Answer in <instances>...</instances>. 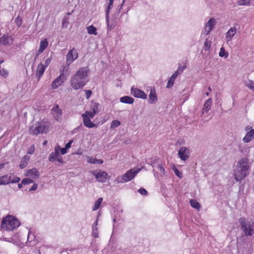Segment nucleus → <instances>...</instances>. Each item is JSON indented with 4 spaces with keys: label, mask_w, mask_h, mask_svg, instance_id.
Masks as SVG:
<instances>
[{
    "label": "nucleus",
    "mask_w": 254,
    "mask_h": 254,
    "mask_svg": "<svg viewBox=\"0 0 254 254\" xmlns=\"http://www.w3.org/2000/svg\"><path fill=\"white\" fill-rule=\"evenodd\" d=\"M110 10V9H109V8H107V9L106 10L105 12H106V16H108V15L109 14Z\"/></svg>",
    "instance_id": "64"
},
{
    "label": "nucleus",
    "mask_w": 254,
    "mask_h": 254,
    "mask_svg": "<svg viewBox=\"0 0 254 254\" xmlns=\"http://www.w3.org/2000/svg\"><path fill=\"white\" fill-rule=\"evenodd\" d=\"M51 114L54 120L58 123L62 121L63 110L59 105L55 104L51 110Z\"/></svg>",
    "instance_id": "6"
},
{
    "label": "nucleus",
    "mask_w": 254,
    "mask_h": 254,
    "mask_svg": "<svg viewBox=\"0 0 254 254\" xmlns=\"http://www.w3.org/2000/svg\"><path fill=\"white\" fill-rule=\"evenodd\" d=\"M115 182H116L117 184L123 183L125 182L123 181V177H121L120 176L117 177L115 179Z\"/></svg>",
    "instance_id": "52"
},
{
    "label": "nucleus",
    "mask_w": 254,
    "mask_h": 254,
    "mask_svg": "<svg viewBox=\"0 0 254 254\" xmlns=\"http://www.w3.org/2000/svg\"><path fill=\"white\" fill-rule=\"evenodd\" d=\"M131 93L135 97L140 98L143 99H146L147 98V95L143 91L137 88L131 87Z\"/></svg>",
    "instance_id": "13"
},
{
    "label": "nucleus",
    "mask_w": 254,
    "mask_h": 254,
    "mask_svg": "<svg viewBox=\"0 0 254 254\" xmlns=\"http://www.w3.org/2000/svg\"><path fill=\"white\" fill-rule=\"evenodd\" d=\"M85 92L86 98L88 99L90 97L92 92L90 90H85Z\"/></svg>",
    "instance_id": "53"
},
{
    "label": "nucleus",
    "mask_w": 254,
    "mask_h": 254,
    "mask_svg": "<svg viewBox=\"0 0 254 254\" xmlns=\"http://www.w3.org/2000/svg\"><path fill=\"white\" fill-rule=\"evenodd\" d=\"M64 82L61 75L57 77L52 83V88L53 89H57Z\"/></svg>",
    "instance_id": "24"
},
{
    "label": "nucleus",
    "mask_w": 254,
    "mask_h": 254,
    "mask_svg": "<svg viewBox=\"0 0 254 254\" xmlns=\"http://www.w3.org/2000/svg\"><path fill=\"white\" fill-rule=\"evenodd\" d=\"M89 72L88 67H82L72 76L70 79L71 87L74 90L82 89L88 82L87 78Z\"/></svg>",
    "instance_id": "1"
},
{
    "label": "nucleus",
    "mask_w": 254,
    "mask_h": 254,
    "mask_svg": "<svg viewBox=\"0 0 254 254\" xmlns=\"http://www.w3.org/2000/svg\"><path fill=\"white\" fill-rule=\"evenodd\" d=\"M33 183V181L30 178H25L22 181V183L24 185H28Z\"/></svg>",
    "instance_id": "45"
},
{
    "label": "nucleus",
    "mask_w": 254,
    "mask_h": 254,
    "mask_svg": "<svg viewBox=\"0 0 254 254\" xmlns=\"http://www.w3.org/2000/svg\"><path fill=\"white\" fill-rule=\"evenodd\" d=\"M112 7H113V3H111L109 1L107 8H109V9H110L112 8Z\"/></svg>",
    "instance_id": "63"
},
{
    "label": "nucleus",
    "mask_w": 254,
    "mask_h": 254,
    "mask_svg": "<svg viewBox=\"0 0 254 254\" xmlns=\"http://www.w3.org/2000/svg\"><path fill=\"white\" fill-rule=\"evenodd\" d=\"M157 168L159 170L162 175H165V170L161 163L158 162Z\"/></svg>",
    "instance_id": "41"
},
{
    "label": "nucleus",
    "mask_w": 254,
    "mask_h": 254,
    "mask_svg": "<svg viewBox=\"0 0 254 254\" xmlns=\"http://www.w3.org/2000/svg\"><path fill=\"white\" fill-rule=\"evenodd\" d=\"M176 78L177 77H175V75H172V76H171V77L170 78L168 81L167 85L166 86V87L167 88H170L173 86L175 80L176 79Z\"/></svg>",
    "instance_id": "35"
},
{
    "label": "nucleus",
    "mask_w": 254,
    "mask_h": 254,
    "mask_svg": "<svg viewBox=\"0 0 254 254\" xmlns=\"http://www.w3.org/2000/svg\"><path fill=\"white\" fill-rule=\"evenodd\" d=\"M0 74L2 76L6 77L8 74V72L6 69L3 68L1 70L0 69Z\"/></svg>",
    "instance_id": "49"
},
{
    "label": "nucleus",
    "mask_w": 254,
    "mask_h": 254,
    "mask_svg": "<svg viewBox=\"0 0 254 254\" xmlns=\"http://www.w3.org/2000/svg\"><path fill=\"white\" fill-rule=\"evenodd\" d=\"M48 45L49 42L47 39H43L40 41L39 48L34 58L35 60L48 47Z\"/></svg>",
    "instance_id": "14"
},
{
    "label": "nucleus",
    "mask_w": 254,
    "mask_h": 254,
    "mask_svg": "<svg viewBox=\"0 0 254 254\" xmlns=\"http://www.w3.org/2000/svg\"><path fill=\"white\" fill-rule=\"evenodd\" d=\"M47 67L44 65V64L40 63L38 64L36 70V76L40 79L41 77L43 75L46 68Z\"/></svg>",
    "instance_id": "23"
},
{
    "label": "nucleus",
    "mask_w": 254,
    "mask_h": 254,
    "mask_svg": "<svg viewBox=\"0 0 254 254\" xmlns=\"http://www.w3.org/2000/svg\"><path fill=\"white\" fill-rule=\"evenodd\" d=\"M50 126V123L48 122H38L30 126L29 132L30 134L33 135L46 133L48 131Z\"/></svg>",
    "instance_id": "4"
},
{
    "label": "nucleus",
    "mask_w": 254,
    "mask_h": 254,
    "mask_svg": "<svg viewBox=\"0 0 254 254\" xmlns=\"http://www.w3.org/2000/svg\"><path fill=\"white\" fill-rule=\"evenodd\" d=\"M101 106L99 103L92 102L91 105V108L92 111H89V113L91 115V116H94L98 113L101 110Z\"/></svg>",
    "instance_id": "19"
},
{
    "label": "nucleus",
    "mask_w": 254,
    "mask_h": 254,
    "mask_svg": "<svg viewBox=\"0 0 254 254\" xmlns=\"http://www.w3.org/2000/svg\"><path fill=\"white\" fill-rule=\"evenodd\" d=\"M216 23V22L214 18H210L206 24L203 34L207 35L211 31L212 28L215 26Z\"/></svg>",
    "instance_id": "15"
},
{
    "label": "nucleus",
    "mask_w": 254,
    "mask_h": 254,
    "mask_svg": "<svg viewBox=\"0 0 254 254\" xmlns=\"http://www.w3.org/2000/svg\"><path fill=\"white\" fill-rule=\"evenodd\" d=\"M253 251L252 248H248L243 252V254H253Z\"/></svg>",
    "instance_id": "51"
},
{
    "label": "nucleus",
    "mask_w": 254,
    "mask_h": 254,
    "mask_svg": "<svg viewBox=\"0 0 254 254\" xmlns=\"http://www.w3.org/2000/svg\"><path fill=\"white\" fill-rule=\"evenodd\" d=\"M37 187H38L36 183H35L33 184V185L32 186L31 189L29 190V191H31L36 190L37 189Z\"/></svg>",
    "instance_id": "56"
},
{
    "label": "nucleus",
    "mask_w": 254,
    "mask_h": 254,
    "mask_svg": "<svg viewBox=\"0 0 254 254\" xmlns=\"http://www.w3.org/2000/svg\"><path fill=\"white\" fill-rule=\"evenodd\" d=\"M138 192H139L141 194H142V195H146L147 193V191L144 189H139L138 190Z\"/></svg>",
    "instance_id": "54"
},
{
    "label": "nucleus",
    "mask_w": 254,
    "mask_h": 254,
    "mask_svg": "<svg viewBox=\"0 0 254 254\" xmlns=\"http://www.w3.org/2000/svg\"><path fill=\"white\" fill-rule=\"evenodd\" d=\"M173 170L175 174V175L178 177L179 178L181 179L183 178V173L179 171L175 167L173 168Z\"/></svg>",
    "instance_id": "43"
},
{
    "label": "nucleus",
    "mask_w": 254,
    "mask_h": 254,
    "mask_svg": "<svg viewBox=\"0 0 254 254\" xmlns=\"http://www.w3.org/2000/svg\"><path fill=\"white\" fill-rule=\"evenodd\" d=\"M212 103V100L211 98L208 99L205 102L201 111V117H202L203 115H204L205 113H207L208 111L211 109Z\"/></svg>",
    "instance_id": "18"
},
{
    "label": "nucleus",
    "mask_w": 254,
    "mask_h": 254,
    "mask_svg": "<svg viewBox=\"0 0 254 254\" xmlns=\"http://www.w3.org/2000/svg\"><path fill=\"white\" fill-rule=\"evenodd\" d=\"M121 125V122L118 120H114L112 122L110 126V128L112 129H114L116 127H117Z\"/></svg>",
    "instance_id": "39"
},
{
    "label": "nucleus",
    "mask_w": 254,
    "mask_h": 254,
    "mask_svg": "<svg viewBox=\"0 0 254 254\" xmlns=\"http://www.w3.org/2000/svg\"><path fill=\"white\" fill-rule=\"evenodd\" d=\"M157 101V96L155 89L152 88L150 89V92L149 94V103L150 104H154Z\"/></svg>",
    "instance_id": "20"
},
{
    "label": "nucleus",
    "mask_w": 254,
    "mask_h": 254,
    "mask_svg": "<svg viewBox=\"0 0 254 254\" xmlns=\"http://www.w3.org/2000/svg\"><path fill=\"white\" fill-rule=\"evenodd\" d=\"M78 57V53L75 49H72L69 50L66 57V62L67 66H69L74 60L77 59Z\"/></svg>",
    "instance_id": "11"
},
{
    "label": "nucleus",
    "mask_w": 254,
    "mask_h": 254,
    "mask_svg": "<svg viewBox=\"0 0 254 254\" xmlns=\"http://www.w3.org/2000/svg\"><path fill=\"white\" fill-rule=\"evenodd\" d=\"M58 148H57V149H56V147H55L54 151L50 154L48 159L50 162H54L57 161L60 164H63L64 163V162L63 160V157L58 151Z\"/></svg>",
    "instance_id": "8"
},
{
    "label": "nucleus",
    "mask_w": 254,
    "mask_h": 254,
    "mask_svg": "<svg viewBox=\"0 0 254 254\" xmlns=\"http://www.w3.org/2000/svg\"><path fill=\"white\" fill-rule=\"evenodd\" d=\"M8 184H9L8 175L0 177V185H4Z\"/></svg>",
    "instance_id": "34"
},
{
    "label": "nucleus",
    "mask_w": 254,
    "mask_h": 254,
    "mask_svg": "<svg viewBox=\"0 0 254 254\" xmlns=\"http://www.w3.org/2000/svg\"><path fill=\"white\" fill-rule=\"evenodd\" d=\"M251 129H253L252 128V127H250V126H247L246 127H245V130L246 131H250Z\"/></svg>",
    "instance_id": "61"
},
{
    "label": "nucleus",
    "mask_w": 254,
    "mask_h": 254,
    "mask_svg": "<svg viewBox=\"0 0 254 254\" xmlns=\"http://www.w3.org/2000/svg\"><path fill=\"white\" fill-rule=\"evenodd\" d=\"M34 238V234L32 233V232L29 231L27 236V240L30 243L32 242Z\"/></svg>",
    "instance_id": "46"
},
{
    "label": "nucleus",
    "mask_w": 254,
    "mask_h": 254,
    "mask_svg": "<svg viewBox=\"0 0 254 254\" xmlns=\"http://www.w3.org/2000/svg\"><path fill=\"white\" fill-rule=\"evenodd\" d=\"M92 173L99 182L105 183L108 178V173L103 171L95 170L93 171Z\"/></svg>",
    "instance_id": "10"
},
{
    "label": "nucleus",
    "mask_w": 254,
    "mask_h": 254,
    "mask_svg": "<svg viewBox=\"0 0 254 254\" xmlns=\"http://www.w3.org/2000/svg\"><path fill=\"white\" fill-rule=\"evenodd\" d=\"M245 85L250 90L254 91V81L248 79L244 81Z\"/></svg>",
    "instance_id": "30"
},
{
    "label": "nucleus",
    "mask_w": 254,
    "mask_h": 254,
    "mask_svg": "<svg viewBox=\"0 0 254 254\" xmlns=\"http://www.w3.org/2000/svg\"><path fill=\"white\" fill-rule=\"evenodd\" d=\"M211 45V39L209 38L205 40L203 46V49L205 51H209Z\"/></svg>",
    "instance_id": "29"
},
{
    "label": "nucleus",
    "mask_w": 254,
    "mask_h": 254,
    "mask_svg": "<svg viewBox=\"0 0 254 254\" xmlns=\"http://www.w3.org/2000/svg\"><path fill=\"white\" fill-rule=\"evenodd\" d=\"M52 59H53V58H52V56H50L49 58H48L45 61V63H44V65L46 67H47L48 66V65L50 64L51 63Z\"/></svg>",
    "instance_id": "47"
},
{
    "label": "nucleus",
    "mask_w": 254,
    "mask_h": 254,
    "mask_svg": "<svg viewBox=\"0 0 254 254\" xmlns=\"http://www.w3.org/2000/svg\"><path fill=\"white\" fill-rule=\"evenodd\" d=\"M254 138V129H251L248 131L243 138V141L245 143H248Z\"/></svg>",
    "instance_id": "25"
},
{
    "label": "nucleus",
    "mask_w": 254,
    "mask_h": 254,
    "mask_svg": "<svg viewBox=\"0 0 254 254\" xmlns=\"http://www.w3.org/2000/svg\"><path fill=\"white\" fill-rule=\"evenodd\" d=\"M0 42L4 45H10L13 43V40L10 36L4 35L0 39Z\"/></svg>",
    "instance_id": "22"
},
{
    "label": "nucleus",
    "mask_w": 254,
    "mask_h": 254,
    "mask_svg": "<svg viewBox=\"0 0 254 254\" xmlns=\"http://www.w3.org/2000/svg\"><path fill=\"white\" fill-rule=\"evenodd\" d=\"M87 32L89 34L97 35V29L93 25L89 26L87 27Z\"/></svg>",
    "instance_id": "33"
},
{
    "label": "nucleus",
    "mask_w": 254,
    "mask_h": 254,
    "mask_svg": "<svg viewBox=\"0 0 254 254\" xmlns=\"http://www.w3.org/2000/svg\"><path fill=\"white\" fill-rule=\"evenodd\" d=\"M239 150L243 153H245L246 152V149H244L241 145H239Z\"/></svg>",
    "instance_id": "59"
},
{
    "label": "nucleus",
    "mask_w": 254,
    "mask_h": 254,
    "mask_svg": "<svg viewBox=\"0 0 254 254\" xmlns=\"http://www.w3.org/2000/svg\"><path fill=\"white\" fill-rule=\"evenodd\" d=\"M102 201H103V198L102 197L99 198L95 202L94 205L93 207L92 208V210L93 211H95V210H97L99 208Z\"/></svg>",
    "instance_id": "38"
},
{
    "label": "nucleus",
    "mask_w": 254,
    "mask_h": 254,
    "mask_svg": "<svg viewBox=\"0 0 254 254\" xmlns=\"http://www.w3.org/2000/svg\"><path fill=\"white\" fill-rule=\"evenodd\" d=\"M72 140H70L69 142H68L66 144H65V148L66 149H69L70 147H71V145L72 143Z\"/></svg>",
    "instance_id": "57"
},
{
    "label": "nucleus",
    "mask_w": 254,
    "mask_h": 254,
    "mask_svg": "<svg viewBox=\"0 0 254 254\" xmlns=\"http://www.w3.org/2000/svg\"><path fill=\"white\" fill-rule=\"evenodd\" d=\"M97 222L98 220L97 219L96 222L92 225V235L95 238L98 237V228L97 227Z\"/></svg>",
    "instance_id": "31"
},
{
    "label": "nucleus",
    "mask_w": 254,
    "mask_h": 254,
    "mask_svg": "<svg viewBox=\"0 0 254 254\" xmlns=\"http://www.w3.org/2000/svg\"><path fill=\"white\" fill-rule=\"evenodd\" d=\"M20 225L18 220L12 215H8L3 218L1 227V228L6 231H13Z\"/></svg>",
    "instance_id": "3"
},
{
    "label": "nucleus",
    "mask_w": 254,
    "mask_h": 254,
    "mask_svg": "<svg viewBox=\"0 0 254 254\" xmlns=\"http://www.w3.org/2000/svg\"><path fill=\"white\" fill-rule=\"evenodd\" d=\"M139 168L131 169L127 171L123 176V179L124 182H128L131 180L140 171Z\"/></svg>",
    "instance_id": "9"
},
{
    "label": "nucleus",
    "mask_w": 254,
    "mask_h": 254,
    "mask_svg": "<svg viewBox=\"0 0 254 254\" xmlns=\"http://www.w3.org/2000/svg\"><path fill=\"white\" fill-rule=\"evenodd\" d=\"M63 27L66 28L68 25V20L67 17H64L62 20Z\"/></svg>",
    "instance_id": "48"
},
{
    "label": "nucleus",
    "mask_w": 254,
    "mask_h": 254,
    "mask_svg": "<svg viewBox=\"0 0 254 254\" xmlns=\"http://www.w3.org/2000/svg\"><path fill=\"white\" fill-rule=\"evenodd\" d=\"M87 162L91 164H102L103 161L101 159H97L92 157H87Z\"/></svg>",
    "instance_id": "28"
},
{
    "label": "nucleus",
    "mask_w": 254,
    "mask_h": 254,
    "mask_svg": "<svg viewBox=\"0 0 254 254\" xmlns=\"http://www.w3.org/2000/svg\"><path fill=\"white\" fill-rule=\"evenodd\" d=\"M35 151V146L34 145L31 146L27 150V153L32 154Z\"/></svg>",
    "instance_id": "50"
},
{
    "label": "nucleus",
    "mask_w": 254,
    "mask_h": 254,
    "mask_svg": "<svg viewBox=\"0 0 254 254\" xmlns=\"http://www.w3.org/2000/svg\"><path fill=\"white\" fill-rule=\"evenodd\" d=\"M21 19L20 18V17H16L15 19V22L17 23V25L18 26H20L21 24Z\"/></svg>",
    "instance_id": "55"
},
{
    "label": "nucleus",
    "mask_w": 254,
    "mask_h": 254,
    "mask_svg": "<svg viewBox=\"0 0 254 254\" xmlns=\"http://www.w3.org/2000/svg\"><path fill=\"white\" fill-rule=\"evenodd\" d=\"M182 72H181L179 69H177L174 73H173L172 75H175V77H177L178 75H179L180 74H181Z\"/></svg>",
    "instance_id": "60"
},
{
    "label": "nucleus",
    "mask_w": 254,
    "mask_h": 254,
    "mask_svg": "<svg viewBox=\"0 0 254 254\" xmlns=\"http://www.w3.org/2000/svg\"><path fill=\"white\" fill-rule=\"evenodd\" d=\"M237 32V29L235 27L231 28L227 32L225 40L227 42L230 41Z\"/></svg>",
    "instance_id": "21"
},
{
    "label": "nucleus",
    "mask_w": 254,
    "mask_h": 254,
    "mask_svg": "<svg viewBox=\"0 0 254 254\" xmlns=\"http://www.w3.org/2000/svg\"><path fill=\"white\" fill-rule=\"evenodd\" d=\"M185 66H183V67H179L178 69L181 72H183V71H184V70L185 69Z\"/></svg>",
    "instance_id": "62"
},
{
    "label": "nucleus",
    "mask_w": 254,
    "mask_h": 254,
    "mask_svg": "<svg viewBox=\"0 0 254 254\" xmlns=\"http://www.w3.org/2000/svg\"><path fill=\"white\" fill-rule=\"evenodd\" d=\"M251 0H237V3L240 6H249Z\"/></svg>",
    "instance_id": "36"
},
{
    "label": "nucleus",
    "mask_w": 254,
    "mask_h": 254,
    "mask_svg": "<svg viewBox=\"0 0 254 254\" xmlns=\"http://www.w3.org/2000/svg\"><path fill=\"white\" fill-rule=\"evenodd\" d=\"M55 147L56 149L59 148L58 151L61 153V154L64 155L67 153V149L65 147L61 148L59 145H57Z\"/></svg>",
    "instance_id": "44"
},
{
    "label": "nucleus",
    "mask_w": 254,
    "mask_h": 254,
    "mask_svg": "<svg viewBox=\"0 0 254 254\" xmlns=\"http://www.w3.org/2000/svg\"><path fill=\"white\" fill-rule=\"evenodd\" d=\"M30 160V157L29 156H27V155H25L24 156L21 162H20V164L19 165V167L20 168V169H23L24 168H25L27 164H28V161Z\"/></svg>",
    "instance_id": "27"
},
{
    "label": "nucleus",
    "mask_w": 254,
    "mask_h": 254,
    "mask_svg": "<svg viewBox=\"0 0 254 254\" xmlns=\"http://www.w3.org/2000/svg\"><path fill=\"white\" fill-rule=\"evenodd\" d=\"M20 180V178L16 177L12 174H10L8 176V182L9 183H18Z\"/></svg>",
    "instance_id": "32"
},
{
    "label": "nucleus",
    "mask_w": 254,
    "mask_h": 254,
    "mask_svg": "<svg viewBox=\"0 0 254 254\" xmlns=\"http://www.w3.org/2000/svg\"><path fill=\"white\" fill-rule=\"evenodd\" d=\"M67 66H64L63 67V69L61 70V76L64 74H68L69 73V68Z\"/></svg>",
    "instance_id": "42"
},
{
    "label": "nucleus",
    "mask_w": 254,
    "mask_h": 254,
    "mask_svg": "<svg viewBox=\"0 0 254 254\" xmlns=\"http://www.w3.org/2000/svg\"><path fill=\"white\" fill-rule=\"evenodd\" d=\"M106 21L108 29L110 30L113 29L118 23V19L116 17H106Z\"/></svg>",
    "instance_id": "17"
},
{
    "label": "nucleus",
    "mask_w": 254,
    "mask_h": 254,
    "mask_svg": "<svg viewBox=\"0 0 254 254\" xmlns=\"http://www.w3.org/2000/svg\"><path fill=\"white\" fill-rule=\"evenodd\" d=\"M190 150L186 147H181L178 152V154L180 159L183 161H186L190 157Z\"/></svg>",
    "instance_id": "12"
},
{
    "label": "nucleus",
    "mask_w": 254,
    "mask_h": 254,
    "mask_svg": "<svg viewBox=\"0 0 254 254\" xmlns=\"http://www.w3.org/2000/svg\"><path fill=\"white\" fill-rule=\"evenodd\" d=\"M81 116L83 119V124L85 127L89 128L95 127V125L91 120L94 116L93 115L91 116L88 111H86L84 113L82 114Z\"/></svg>",
    "instance_id": "7"
},
{
    "label": "nucleus",
    "mask_w": 254,
    "mask_h": 254,
    "mask_svg": "<svg viewBox=\"0 0 254 254\" xmlns=\"http://www.w3.org/2000/svg\"><path fill=\"white\" fill-rule=\"evenodd\" d=\"M190 203L192 207L195 208L197 210L200 209V204L196 200L191 199L190 201Z\"/></svg>",
    "instance_id": "37"
},
{
    "label": "nucleus",
    "mask_w": 254,
    "mask_h": 254,
    "mask_svg": "<svg viewBox=\"0 0 254 254\" xmlns=\"http://www.w3.org/2000/svg\"><path fill=\"white\" fill-rule=\"evenodd\" d=\"M158 161L157 158H153L151 162V165L153 167H155L156 162Z\"/></svg>",
    "instance_id": "58"
},
{
    "label": "nucleus",
    "mask_w": 254,
    "mask_h": 254,
    "mask_svg": "<svg viewBox=\"0 0 254 254\" xmlns=\"http://www.w3.org/2000/svg\"><path fill=\"white\" fill-rule=\"evenodd\" d=\"M241 229L245 236H254V221L246 220L244 217L239 218Z\"/></svg>",
    "instance_id": "5"
},
{
    "label": "nucleus",
    "mask_w": 254,
    "mask_h": 254,
    "mask_svg": "<svg viewBox=\"0 0 254 254\" xmlns=\"http://www.w3.org/2000/svg\"><path fill=\"white\" fill-rule=\"evenodd\" d=\"M250 164L247 158L240 159L234 170V177L237 182H241L249 175Z\"/></svg>",
    "instance_id": "2"
},
{
    "label": "nucleus",
    "mask_w": 254,
    "mask_h": 254,
    "mask_svg": "<svg viewBox=\"0 0 254 254\" xmlns=\"http://www.w3.org/2000/svg\"><path fill=\"white\" fill-rule=\"evenodd\" d=\"M120 102L123 103L131 104L134 102V99L129 96H125L120 98Z\"/></svg>",
    "instance_id": "26"
},
{
    "label": "nucleus",
    "mask_w": 254,
    "mask_h": 254,
    "mask_svg": "<svg viewBox=\"0 0 254 254\" xmlns=\"http://www.w3.org/2000/svg\"><path fill=\"white\" fill-rule=\"evenodd\" d=\"M219 56L220 57L227 58L228 56V53L226 52L225 49L223 47H221L220 50Z\"/></svg>",
    "instance_id": "40"
},
{
    "label": "nucleus",
    "mask_w": 254,
    "mask_h": 254,
    "mask_svg": "<svg viewBox=\"0 0 254 254\" xmlns=\"http://www.w3.org/2000/svg\"><path fill=\"white\" fill-rule=\"evenodd\" d=\"M25 171L26 172L25 176L27 177H31L33 179H37L39 177V172L36 168H33L30 170H26Z\"/></svg>",
    "instance_id": "16"
}]
</instances>
